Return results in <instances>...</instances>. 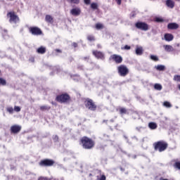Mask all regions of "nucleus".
Instances as JSON below:
<instances>
[{
  "label": "nucleus",
  "mask_w": 180,
  "mask_h": 180,
  "mask_svg": "<svg viewBox=\"0 0 180 180\" xmlns=\"http://www.w3.org/2000/svg\"><path fill=\"white\" fill-rule=\"evenodd\" d=\"M81 143L83 146V148L86 150H91V148H94V146H95V142L86 136H84L81 139Z\"/></svg>",
  "instance_id": "obj_1"
},
{
  "label": "nucleus",
  "mask_w": 180,
  "mask_h": 180,
  "mask_svg": "<svg viewBox=\"0 0 180 180\" xmlns=\"http://www.w3.org/2000/svg\"><path fill=\"white\" fill-rule=\"evenodd\" d=\"M155 150L156 151H159L160 153H162V151H165L167 148L168 147V143L165 141H160L154 143Z\"/></svg>",
  "instance_id": "obj_2"
},
{
  "label": "nucleus",
  "mask_w": 180,
  "mask_h": 180,
  "mask_svg": "<svg viewBox=\"0 0 180 180\" xmlns=\"http://www.w3.org/2000/svg\"><path fill=\"white\" fill-rule=\"evenodd\" d=\"M117 71L120 77H126V75L129 74V68H127V66L124 65H120L118 66Z\"/></svg>",
  "instance_id": "obj_3"
},
{
  "label": "nucleus",
  "mask_w": 180,
  "mask_h": 180,
  "mask_svg": "<svg viewBox=\"0 0 180 180\" xmlns=\"http://www.w3.org/2000/svg\"><path fill=\"white\" fill-rule=\"evenodd\" d=\"M57 102H60V103H65L70 101V95L67 94H60L56 96Z\"/></svg>",
  "instance_id": "obj_4"
},
{
  "label": "nucleus",
  "mask_w": 180,
  "mask_h": 180,
  "mask_svg": "<svg viewBox=\"0 0 180 180\" xmlns=\"http://www.w3.org/2000/svg\"><path fill=\"white\" fill-rule=\"evenodd\" d=\"M7 16L9 18L10 23H18L19 17L14 12H9L7 13Z\"/></svg>",
  "instance_id": "obj_5"
},
{
  "label": "nucleus",
  "mask_w": 180,
  "mask_h": 180,
  "mask_svg": "<svg viewBox=\"0 0 180 180\" xmlns=\"http://www.w3.org/2000/svg\"><path fill=\"white\" fill-rule=\"evenodd\" d=\"M84 103L86 108H87V109H89V110H96V105H95V103L91 99H86Z\"/></svg>",
  "instance_id": "obj_6"
},
{
  "label": "nucleus",
  "mask_w": 180,
  "mask_h": 180,
  "mask_svg": "<svg viewBox=\"0 0 180 180\" xmlns=\"http://www.w3.org/2000/svg\"><path fill=\"white\" fill-rule=\"evenodd\" d=\"M135 26L137 29L143 30L144 32H147V30H148V25L146 22H139L135 24Z\"/></svg>",
  "instance_id": "obj_7"
},
{
  "label": "nucleus",
  "mask_w": 180,
  "mask_h": 180,
  "mask_svg": "<svg viewBox=\"0 0 180 180\" xmlns=\"http://www.w3.org/2000/svg\"><path fill=\"white\" fill-rule=\"evenodd\" d=\"M39 165H41L42 167H51L54 165V160H50V159H46V160H41Z\"/></svg>",
  "instance_id": "obj_8"
},
{
  "label": "nucleus",
  "mask_w": 180,
  "mask_h": 180,
  "mask_svg": "<svg viewBox=\"0 0 180 180\" xmlns=\"http://www.w3.org/2000/svg\"><path fill=\"white\" fill-rule=\"evenodd\" d=\"M30 33H32L34 36H40L41 34V30L37 27H30Z\"/></svg>",
  "instance_id": "obj_9"
},
{
  "label": "nucleus",
  "mask_w": 180,
  "mask_h": 180,
  "mask_svg": "<svg viewBox=\"0 0 180 180\" xmlns=\"http://www.w3.org/2000/svg\"><path fill=\"white\" fill-rule=\"evenodd\" d=\"M93 55L98 60H105V54L99 51H93Z\"/></svg>",
  "instance_id": "obj_10"
},
{
  "label": "nucleus",
  "mask_w": 180,
  "mask_h": 180,
  "mask_svg": "<svg viewBox=\"0 0 180 180\" xmlns=\"http://www.w3.org/2000/svg\"><path fill=\"white\" fill-rule=\"evenodd\" d=\"M10 130L13 134H18L22 130V127L20 125H13Z\"/></svg>",
  "instance_id": "obj_11"
},
{
  "label": "nucleus",
  "mask_w": 180,
  "mask_h": 180,
  "mask_svg": "<svg viewBox=\"0 0 180 180\" xmlns=\"http://www.w3.org/2000/svg\"><path fill=\"white\" fill-rule=\"evenodd\" d=\"M110 58L112 60H113V61H115L116 63V64H120L122 63V61H123V58H122V56H119V55H112L110 56Z\"/></svg>",
  "instance_id": "obj_12"
},
{
  "label": "nucleus",
  "mask_w": 180,
  "mask_h": 180,
  "mask_svg": "<svg viewBox=\"0 0 180 180\" xmlns=\"http://www.w3.org/2000/svg\"><path fill=\"white\" fill-rule=\"evenodd\" d=\"M70 15L72 16H79L81 15V8H74L70 10Z\"/></svg>",
  "instance_id": "obj_13"
},
{
  "label": "nucleus",
  "mask_w": 180,
  "mask_h": 180,
  "mask_svg": "<svg viewBox=\"0 0 180 180\" xmlns=\"http://www.w3.org/2000/svg\"><path fill=\"white\" fill-rule=\"evenodd\" d=\"M179 27V25L176 22H171L167 25V28L169 30H176Z\"/></svg>",
  "instance_id": "obj_14"
},
{
  "label": "nucleus",
  "mask_w": 180,
  "mask_h": 180,
  "mask_svg": "<svg viewBox=\"0 0 180 180\" xmlns=\"http://www.w3.org/2000/svg\"><path fill=\"white\" fill-rule=\"evenodd\" d=\"M164 39L166 41H172L174 40V35H172V34H169V33L165 34Z\"/></svg>",
  "instance_id": "obj_15"
},
{
  "label": "nucleus",
  "mask_w": 180,
  "mask_h": 180,
  "mask_svg": "<svg viewBox=\"0 0 180 180\" xmlns=\"http://www.w3.org/2000/svg\"><path fill=\"white\" fill-rule=\"evenodd\" d=\"M166 5L168 6V8H171V9H172L174 6H175V2H174L172 0H167Z\"/></svg>",
  "instance_id": "obj_16"
},
{
  "label": "nucleus",
  "mask_w": 180,
  "mask_h": 180,
  "mask_svg": "<svg viewBox=\"0 0 180 180\" xmlns=\"http://www.w3.org/2000/svg\"><path fill=\"white\" fill-rule=\"evenodd\" d=\"M37 53L38 54H44L46 53V47L40 46L37 49Z\"/></svg>",
  "instance_id": "obj_17"
},
{
  "label": "nucleus",
  "mask_w": 180,
  "mask_h": 180,
  "mask_svg": "<svg viewBox=\"0 0 180 180\" xmlns=\"http://www.w3.org/2000/svg\"><path fill=\"white\" fill-rule=\"evenodd\" d=\"M163 47L165 51H167L168 53L174 51V48L171 45H164Z\"/></svg>",
  "instance_id": "obj_18"
},
{
  "label": "nucleus",
  "mask_w": 180,
  "mask_h": 180,
  "mask_svg": "<svg viewBox=\"0 0 180 180\" xmlns=\"http://www.w3.org/2000/svg\"><path fill=\"white\" fill-rule=\"evenodd\" d=\"M155 68L158 71H165V65H158L155 66Z\"/></svg>",
  "instance_id": "obj_19"
},
{
  "label": "nucleus",
  "mask_w": 180,
  "mask_h": 180,
  "mask_svg": "<svg viewBox=\"0 0 180 180\" xmlns=\"http://www.w3.org/2000/svg\"><path fill=\"white\" fill-rule=\"evenodd\" d=\"M157 124L155 122H150L148 124V127L149 129H150L151 130H155V129H157Z\"/></svg>",
  "instance_id": "obj_20"
},
{
  "label": "nucleus",
  "mask_w": 180,
  "mask_h": 180,
  "mask_svg": "<svg viewBox=\"0 0 180 180\" xmlns=\"http://www.w3.org/2000/svg\"><path fill=\"white\" fill-rule=\"evenodd\" d=\"M136 56H141V54H143V48L142 47H136Z\"/></svg>",
  "instance_id": "obj_21"
},
{
  "label": "nucleus",
  "mask_w": 180,
  "mask_h": 180,
  "mask_svg": "<svg viewBox=\"0 0 180 180\" xmlns=\"http://www.w3.org/2000/svg\"><path fill=\"white\" fill-rule=\"evenodd\" d=\"M45 20L49 23H51V22H53V17H51L50 15H46L45 17Z\"/></svg>",
  "instance_id": "obj_22"
},
{
  "label": "nucleus",
  "mask_w": 180,
  "mask_h": 180,
  "mask_svg": "<svg viewBox=\"0 0 180 180\" xmlns=\"http://www.w3.org/2000/svg\"><path fill=\"white\" fill-rule=\"evenodd\" d=\"M70 77L73 81L78 82L79 79H81V77L78 75H71Z\"/></svg>",
  "instance_id": "obj_23"
},
{
  "label": "nucleus",
  "mask_w": 180,
  "mask_h": 180,
  "mask_svg": "<svg viewBox=\"0 0 180 180\" xmlns=\"http://www.w3.org/2000/svg\"><path fill=\"white\" fill-rule=\"evenodd\" d=\"M154 89L156 91H161L162 89V85H161L160 84H155Z\"/></svg>",
  "instance_id": "obj_24"
},
{
  "label": "nucleus",
  "mask_w": 180,
  "mask_h": 180,
  "mask_svg": "<svg viewBox=\"0 0 180 180\" xmlns=\"http://www.w3.org/2000/svg\"><path fill=\"white\" fill-rule=\"evenodd\" d=\"M163 106H165V108H172V105L171 104V103L168 102V101H165L163 103Z\"/></svg>",
  "instance_id": "obj_25"
},
{
  "label": "nucleus",
  "mask_w": 180,
  "mask_h": 180,
  "mask_svg": "<svg viewBox=\"0 0 180 180\" xmlns=\"http://www.w3.org/2000/svg\"><path fill=\"white\" fill-rule=\"evenodd\" d=\"M120 115H126L127 113V110L126 108H122L120 109Z\"/></svg>",
  "instance_id": "obj_26"
},
{
  "label": "nucleus",
  "mask_w": 180,
  "mask_h": 180,
  "mask_svg": "<svg viewBox=\"0 0 180 180\" xmlns=\"http://www.w3.org/2000/svg\"><path fill=\"white\" fill-rule=\"evenodd\" d=\"M50 110V107L47 106V105H42L40 107V110Z\"/></svg>",
  "instance_id": "obj_27"
},
{
  "label": "nucleus",
  "mask_w": 180,
  "mask_h": 180,
  "mask_svg": "<svg viewBox=\"0 0 180 180\" xmlns=\"http://www.w3.org/2000/svg\"><path fill=\"white\" fill-rule=\"evenodd\" d=\"M96 29H97V30H100V29H103V25L101 23H97L96 25Z\"/></svg>",
  "instance_id": "obj_28"
},
{
  "label": "nucleus",
  "mask_w": 180,
  "mask_h": 180,
  "mask_svg": "<svg viewBox=\"0 0 180 180\" xmlns=\"http://www.w3.org/2000/svg\"><path fill=\"white\" fill-rule=\"evenodd\" d=\"M87 40H89V41H94L95 37H94L93 35H89L87 37Z\"/></svg>",
  "instance_id": "obj_29"
},
{
  "label": "nucleus",
  "mask_w": 180,
  "mask_h": 180,
  "mask_svg": "<svg viewBox=\"0 0 180 180\" xmlns=\"http://www.w3.org/2000/svg\"><path fill=\"white\" fill-rule=\"evenodd\" d=\"M91 9H98V4H96V3H92L91 4Z\"/></svg>",
  "instance_id": "obj_30"
},
{
  "label": "nucleus",
  "mask_w": 180,
  "mask_h": 180,
  "mask_svg": "<svg viewBox=\"0 0 180 180\" xmlns=\"http://www.w3.org/2000/svg\"><path fill=\"white\" fill-rule=\"evenodd\" d=\"M68 2H70V4H79V0H67Z\"/></svg>",
  "instance_id": "obj_31"
},
{
  "label": "nucleus",
  "mask_w": 180,
  "mask_h": 180,
  "mask_svg": "<svg viewBox=\"0 0 180 180\" xmlns=\"http://www.w3.org/2000/svg\"><path fill=\"white\" fill-rule=\"evenodd\" d=\"M150 59L153 60V61H158V56L150 55Z\"/></svg>",
  "instance_id": "obj_32"
},
{
  "label": "nucleus",
  "mask_w": 180,
  "mask_h": 180,
  "mask_svg": "<svg viewBox=\"0 0 180 180\" xmlns=\"http://www.w3.org/2000/svg\"><path fill=\"white\" fill-rule=\"evenodd\" d=\"M0 85L5 86L6 85V80L3 78H0Z\"/></svg>",
  "instance_id": "obj_33"
},
{
  "label": "nucleus",
  "mask_w": 180,
  "mask_h": 180,
  "mask_svg": "<svg viewBox=\"0 0 180 180\" xmlns=\"http://www.w3.org/2000/svg\"><path fill=\"white\" fill-rule=\"evenodd\" d=\"M38 180H58V179H49L47 177H43V176H41L38 179Z\"/></svg>",
  "instance_id": "obj_34"
},
{
  "label": "nucleus",
  "mask_w": 180,
  "mask_h": 180,
  "mask_svg": "<svg viewBox=\"0 0 180 180\" xmlns=\"http://www.w3.org/2000/svg\"><path fill=\"white\" fill-rule=\"evenodd\" d=\"M174 80L180 82V75H174Z\"/></svg>",
  "instance_id": "obj_35"
},
{
  "label": "nucleus",
  "mask_w": 180,
  "mask_h": 180,
  "mask_svg": "<svg viewBox=\"0 0 180 180\" xmlns=\"http://www.w3.org/2000/svg\"><path fill=\"white\" fill-rule=\"evenodd\" d=\"M155 22H163L164 19H162V18H160V17H157V18H155Z\"/></svg>",
  "instance_id": "obj_36"
},
{
  "label": "nucleus",
  "mask_w": 180,
  "mask_h": 180,
  "mask_svg": "<svg viewBox=\"0 0 180 180\" xmlns=\"http://www.w3.org/2000/svg\"><path fill=\"white\" fill-rule=\"evenodd\" d=\"M175 168H177V169H180V162H176L174 164Z\"/></svg>",
  "instance_id": "obj_37"
},
{
  "label": "nucleus",
  "mask_w": 180,
  "mask_h": 180,
  "mask_svg": "<svg viewBox=\"0 0 180 180\" xmlns=\"http://www.w3.org/2000/svg\"><path fill=\"white\" fill-rule=\"evenodd\" d=\"M7 112H8V113H13V108L12 107L8 108Z\"/></svg>",
  "instance_id": "obj_38"
},
{
  "label": "nucleus",
  "mask_w": 180,
  "mask_h": 180,
  "mask_svg": "<svg viewBox=\"0 0 180 180\" xmlns=\"http://www.w3.org/2000/svg\"><path fill=\"white\" fill-rule=\"evenodd\" d=\"M15 112H20V107L19 106H15L14 107Z\"/></svg>",
  "instance_id": "obj_39"
},
{
  "label": "nucleus",
  "mask_w": 180,
  "mask_h": 180,
  "mask_svg": "<svg viewBox=\"0 0 180 180\" xmlns=\"http://www.w3.org/2000/svg\"><path fill=\"white\" fill-rule=\"evenodd\" d=\"M53 141H55V143L58 141V136L57 135L54 136L53 137Z\"/></svg>",
  "instance_id": "obj_40"
},
{
  "label": "nucleus",
  "mask_w": 180,
  "mask_h": 180,
  "mask_svg": "<svg viewBox=\"0 0 180 180\" xmlns=\"http://www.w3.org/2000/svg\"><path fill=\"white\" fill-rule=\"evenodd\" d=\"M136 11H132L130 14V18H134L136 16Z\"/></svg>",
  "instance_id": "obj_41"
},
{
  "label": "nucleus",
  "mask_w": 180,
  "mask_h": 180,
  "mask_svg": "<svg viewBox=\"0 0 180 180\" xmlns=\"http://www.w3.org/2000/svg\"><path fill=\"white\" fill-rule=\"evenodd\" d=\"M84 1L86 5H89V4H91V0H84Z\"/></svg>",
  "instance_id": "obj_42"
},
{
  "label": "nucleus",
  "mask_w": 180,
  "mask_h": 180,
  "mask_svg": "<svg viewBox=\"0 0 180 180\" xmlns=\"http://www.w3.org/2000/svg\"><path fill=\"white\" fill-rule=\"evenodd\" d=\"M124 50H130L131 47L129 45H126L124 47Z\"/></svg>",
  "instance_id": "obj_43"
},
{
  "label": "nucleus",
  "mask_w": 180,
  "mask_h": 180,
  "mask_svg": "<svg viewBox=\"0 0 180 180\" xmlns=\"http://www.w3.org/2000/svg\"><path fill=\"white\" fill-rule=\"evenodd\" d=\"M99 180H106V176L105 175H102Z\"/></svg>",
  "instance_id": "obj_44"
},
{
  "label": "nucleus",
  "mask_w": 180,
  "mask_h": 180,
  "mask_svg": "<svg viewBox=\"0 0 180 180\" xmlns=\"http://www.w3.org/2000/svg\"><path fill=\"white\" fill-rule=\"evenodd\" d=\"M117 2V5H122V0H115Z\"/></svg>",
  "instance_id": "obj_45"
},
{
  "label": "nucleus",
  "mask_w": 180,
  "mask_h": 180,
  "mask_svg": "<svg viewBox=\"0 0 180 180\" xmlns=\"http://www.w3.org/2000/svg\"><path fill=\"white\" fill-rule=\"evenodd\" d=\"M72 46H73V47L77 48V47H78V44L73 42Z\"/></svg>",
  "instance_id": "obj_46"
},
{
  "label": "nucleus",
  "mask_w": 180,
  "mask_h": 180,
  "mask_svg": "<svg viewBox=\"0 0 180 180\" xmlns=\"http://www.w3.org/2000/svg\"><path fill=\"white\" fill-rule=\"evenodd\" d=\"M82 59L84 60V61H86V60H89V57L86 56V57H84Z\"/></svg>",
  "instance_id": "obj_47"
},
{
  "label": "nucleus",
  "mask_w": 180,
  "mask_h": 180,
  "mask_svg": "<svg viewBox=\"0 0 180 180\" xmlns=\"http://www.w3.org/2000/svg\"><path fill=\"white\" fill-rule=\"evenodd\" d=\"M77 68H78L79 70H83L84 66H82V65H79V66L77 67Z\"/></svg>",
  "instance_id": "obj_48"
},
{
  "label": "nucleus",
  "mask_w": 180,
  "mask_h": 180,
  "mask_svg": "<svg viewBox=\"0 0 180 180\" xmlns=\"http://www.w3.org/2000/svg\"><path fill=\"white\" fill-rule=\"evenodd\" d=\"M55 51H56V53H61V50L60 49H56Z\"/></svg>",
  "instance_id": "obj_49"
},
{
  "label": "nucleus",
  "mask_w": 180,
  "mask_h": 180,
  "mask_svg": "<svg viewBox=\"0 0 180 180\" xmlns=\"http://www.w3.org/2000/svg\"><path fill=\"white\" fill-rule=\"evenodd\" d=\"M97 47L98 49H102V46H101V44H97Z\"/></svg>",
  "instance_id": "obj_50"
},
{
  "label": "nucleus",
  "mask_w": 180,
  "mask_h": 180,
  "mask_svg": "<svg viewBox=\"0 0 180 180\" xmlns=\"http://www.w3.org/2000/svg\"><path fill=\"white\" fill-rule=\"evenodd\" d=\"M132 139H135L136 140H137V138L136 136H134Z\"/></svg>",
  "instance_id": "obj_51"
},
{
  "label": "nucleus",
  "mask_w": 180,
  "mask_h": 180,
  "mask_svg": "<svg viewBox=\"0 0 180 180\" xmlns=\"http://www.w3.org/2000/svg\"><path fill=\"white\" fill-rule=\"evenodd\" d=\"M178 88L180 90V84L178 85Z\"/></svg>",
  "instance_id": "obj_52"
},
{
  "label": "nucleus",
  "mask_w": 180,
  "mask_h": 180,
  "mask_svg": "<svg viewBox=\"0 0 180 180\" xmlns=\"http://www.w3.org/2000/svg\"><path fill=\"white\" fill-rule=\"evenodd\" d=\"M106 122V120H103V123Z\"/></svg>",
  "instance_id": "obj_53"
},
{
  "label": "nucleus",
  "mask_w": 180,
  "mask_h": 180,
  "mask_svg": "<svg viewBox=\"0 0 180 180\" xmlns=\"http://www.w3.org/2000/svg\"><path fill=\"white\" fill-rule=\"evenodd\" d=\"M4 33H6V30H4Z\"/></svg>",
  "instance_id": "obj_54"
},
{
  "label": "nucleus",
  "mask_w": 180,
  "mask_h": 180,
  "mask_svg": "<svg viewBox=\"0 0 180 180\" xmlns=\"http://www.w3.org/2000/svg\"><path fill=\"white\" fill-rule=\"evenodd\" d=\"M125 139H127V137L124 136Z\"/></svg>",
  "instance_id": "obj_55"
}]
</instances>
